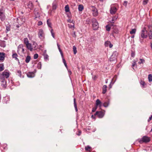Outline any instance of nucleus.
I'll use <instances>...</instances> for the list:
<instances>
[{
  "label": "nucleus",
  "instance_id": "obj_1",
  "mask_svg": "<svg viewBox=\"0 0 152 152\" xmlns=\"http://www.w3.org/2000/svg\"><path fill=\"white\" fill-rule=\"evenodd\" d=\"M150 140V137L146 136H144L142 138L138 139L137 140L140 143L148 142Z\"/></svg>",
  "mask_w": 152,
  "mask_h": 152
},
{
  "label": "nucleus",
  "instance_id": "obj_60",
  "mask_svg": "<svg viewBox=\"0 0 152 152\" xmlns=\"http://www.w3.org/2000/svg\"><path fill=\"white\" fill-rule=\"evenodd\" d=\"M81 131H78V134H77L78 136H80L81 135Z\"/></svg>",
  "mask_w": 152,
  "mask_h": 152
},
{
  "label": "nucleus",
  "instance_id": "obj_14",
  "mask_svg": "<svg viewBox=\"0 0 152 152\" xmlns=\"http://www.w3.org/2000/svg\"><path fill=\"white\" fill-rule=\"evenodd\" d=\"M52 8L53 10H55L57 7V2L56 1H54L52 4Z\"/></svg>",
  "mask_w": 152,
  "mask_h": 152
},
{
  "label": "nucleus",
  "instance_id": "obj_32",
  "mask_svg": "<svg viewBox=\"0 0 152 152\" xmlns=\"http://www.w3.org/2000/svg\"><path fill=\"white\" fill-rule=\"evenodd\" d=\"M24 43L26 45L27 44L29 43V41L27 38H25L24 39Z\"/></svg>",
  "mask_w": 152,
  "mask_h": 152
},
{
  "label": "nucleus",
  "instance_id": "obj_8",
  "mask_svg": "<svg viewBox=\"0 0 152 152\" xmlns=\"http://www.w3.org/2000/svg\"><path fill=\"white\" fill-rule=\"evenodd\" d=\"M102 102L99 99H97L96 101V105L95 106L97 107L99 106V107H101L102 106Z\"/></svg>",
  "mask_w": 152,
  "mask_h": 152
},
{
  "label": "nucleus",
  "instance_id": "obj_25",
  "mask_svg": "<svg viewBox=\"0 0 152 152\" xmlns=\"http://www.w3.org/2000/svg\"><path fill=\"white\" fill-rule=\"evenodd\" d=\"M37 46V44L35 42H33V45L32 46V48H33V49L34 50L38 48Z\"/></svg>",
  "mask_w": 152,
  "mask_h": 152
},
{
  "label": "nucleus",
  "instance_id": "obj_39",
  "mask_svg": "<svg viewBox=\"0 0 152 152\" xmlns=\"http://www.w3.org/2000/svg\"><path fill=\"white\" fill-rule=\"evenodd\" d=\"M140 61H139L138 62V64H143L145 62V60L143 59L140 58Z\"/></svg>",
  "mask_w": 152,
  "mask_h": 152
},
{
  "label": "nucleus",
  "instance_id": "obj_27",
  "mask_svg": "<svg viewBox=\"0 0 152 152\" xmlns=\"http://www.w3.org/2000/svg\"><path fill=\"white\" fill-rule=\"evenodd\" d=\"M109 104V101L104 102L103 104V106L105 107H107L108 106Z\"/></svg>",
  "mask_w": 152,
  "mask_h": 152
},
{
  "label": "nucleus",
  "instance_id": "obj_58",
  "mask_svg": "<svg viewBox=\"0 0 152 152\" xmlns=\"http://www.w3.org/2000/svg\"><path fill=\"white\" fill-rule=\"evenodd\" d=\"M67 22L70 23H72V21L70 19L67 20Z\"/></svg>",
  "mask_w": 152,
  "mask_h": 152
},
{
  "label": "nucleus",
  "instance_id": "obj_17",
  "mask_svg": "<svg viewBox=\"0 0 152 152\" xmlns=\"http://www.w3.org/2000/svg\"><path fill=\"white\" fill-rule=\"evenodd\" d=\"M12 57L13 58H15V59L17 61H19V59L17 58L18 55L16 53H13L12 55Z\"/></svg>",
  "mask_w": 152,
  "mask_h": 152
},
{
  "label": "nucleus",
  "instance_id": "obj_55",
  "mask_svg": "<svg viewBox=\"0 0 152 152\" xmlns=\"http://www.w3.org/2000/svg\"><path fill=\"white\" fill-rule=\"evenodd\" d=\"M128 3V2L126 1H125L124 2V3L123 5H124L125 7H126L127 5V4Z\"/></svg>",
  "mask_w": 152,
  "mask_h": 152
},
{
  "label": "nucleus",
  "instance_id": "obj_64",
  "mask_svg": "<svg viewBox=\"0 0 152 152\" xmlns=\"http://www.w3.org/2000/svg\"><path fill=\"white\" fill-rule=\"evenodd\" d=\"M94 9H92V12L95 11V10H96L97 9L96 8H94Z\"/></svg>",
  "mask_w": 152,
  "mask_h": 152
},
{
  "label": "nucleus",
  "instance_id": "obj_56",
  "mask_svg": "<svg viewBox=\"0 0 152 152\" xmlns=\"http://www.w3.org/2000/svg\"><path fill=\"white\" fill-rule=\"evenodd\" d=\"M92 10V9H94V8H96L94 6H90L89 7Z\"/></svg>",
  "mask_w": 152,
  "mask_h": 152
},
{
  "label": "nucleus",
  "instance_id": "obj_53",
  "mask_svg": "<svg viewBox=\"0 0 152 152\" xmlns=\"http://www.w3.org/2000/svg\"><path fill=\"white\" fill-rule=\"evenodd\" d=\"M58 50H59V51L60 52L61 54L62 57L63 58V53L62 52L61 50V48L58 49Z\"/></svg>",
  "mask_w": 152,
  "mask_h": 152
},
{
  "label": "nucleus",
  "instance_id": "obj_51",
  "mask_svg": "<svg viewBox=\"0 0 152 152\" xmlns=\"http://www.w3.org/2000/svg\"><path fill=\"white\" fill-rule=\"evenodd\" d=\"M135 56V53L133 51H131V56L132 57H134Z\"/></svg>",
  "mask_w": 152,
  "mask_h": 152
},
{
  "label": "nucleus",
  "instance_id": "obj_61",
  "mask_svg": "<svg viewBox=\"0 0 152 152\" xmlns=\"http://www.w3.org/2000/svg\"><path fill=\"white\" fill-rule=\"evenodd\" d=\"M68 72L69 73V75H71L72 72L71 71L70 69H68Z\"/></svg>",
  "mask_w": 152,
  "mask_h": 152
},
{
  "label": "nucleus",
  "instance_id": "obj_31",
  "mask_svg": "<svg viewBox=\"0 0 152 152\" xmlns=\"http://www.w3.org/2000/svg\"><path fill=\"white\" fill-rule=\"evenodd\" d=\"M47 24H48V26L52 28L51 26V23L49 21V19H48L47 20Z\"/></svg>",
  "mask_w": 152,
  "mask_h": 152
},
{
  "label": "nucleus",
  "instance_id": "obj_20",
  "mask_svg": "<svg viewBox=\"0 0 152 152\" xmlns=\"http://www.w3.org/2000/svg\"><path fill=\"white\" fill-rule=\"evenodd\" d=\"M74 104L75 107V109L76 112L77 111V104L76 101V99L75 98L74 99Z\"/></svg>",
  "mask_w": 152,
  "mask_h": 152
},
{
  "label": "nucleus",
  "instance_id": "obj_33",
  "mask_svg": "<svg viewBox=\"0 0 152 152\" xmlns=\"http://www.w3.org/2000/svg\"><path fill=\"white\" fill-rule=\"evenodd\" d=\"M42 66V64L41 62H39L37 64V67L38 69H41Z\"/></svg>",
  "mask_w": 152,
  "mask_h": 152
},
{
  "label": "nucleus",
  "instance_id": "obj_30",
  "mask_svg": "<svg viewBox=\"0 0 152 152\" xmlns=\"http://www.w3.org/2000/svg\"><path fill=\"white\" fill-rule=\"evenodd\" d=\"M17 75L20 77H23L21 75V72L20 70H18L17 71Z\"/></svg>",
  "mask_w": 152,
  "mask_h": 152
},
{
  "label": "nucleus",
  "instance_id": "obj_48",
  "mask_svg": "<svg viewBox=\"0 0 152 152\" xmlns=\"http://www.w3.org/2000/svg\"><path fill=\"white\" fill-rule=\"evenodd\" d=\"M133 63L132 65V67L133 68V67L136 65V61L134 60L133 61Z\"/></svg>",
  "mask_w": 152,
  "mask_h": 152
},
{
  "label": "nucleus",
  "instance_id": "obj_38",
  "mask_svg": "<svg viewBox=\"0 0 152 152\" xmlns=\"http://www.w3.org/2000/svg\"><path fill=\"white\" fill-rule=\"evenodd\" d=\"M91 148V147L89 145L86 146L85 147V150L86 151H90Z\"/></svg>",
  "mask_w": 152,
  "mask_h": 152
},
{
  "label": "nucleus",
  "instance_id": "obj_62",
  "mask_svg": "<svg viewBox=\"0 0 152 152\" xmlns=\"http://www.w3.org/2000/svg\"><path fill=\"white\" fill-rule=\"evenodd\" d=\"M109 45L110 48H111L113 46V45L110 42V43L109 44Z\"/></svg>",
  "mask_w": 152,
  "mask_h": 152
},
{
  "label": "nucleus",
  "instance_id": "obj_35",
  "mask_svg": "<svg viewBox=\"0 0 152 152\" xmlns=\"http://www.w3.org/2000/svg\"><path fill=\"white\" fill-rule=\"evenodd\" d=\"M148 79L149 81L150 82L152 81V75L150 74L148 75Z\"/></svg>",
  "mask_w": 152,
  "mask_h": 152
},
{
  "label": "nucleus",
  "instance_id": "obj_44",
  "mask_svg": "<svg viewBox=\"0 0 152 152\" xmlns=\"http://www.w3.org/2000/svg\"><path fill=\"white\" fill-rule=\"evenodd\" d=\"M50 32L51 33V35L54 38H55V34H54V33L53 32V29H51L50 30Z\"/></svg>",
  "mask_w": 152,
  "mask_h": 152
},
{
  "label": "nucleus",
  "instance_id": "obj_47",
  "mask_svg": "<svg viewBox=\"0 0 152 152\" xmlns=\"http://www.w3.org/2000/svg\"><path fill=\"white\" fill-rule=\"evenodd\" d=\"M106 30L107 31H109L110 29V27L108 25H107L106 26Z\"/></svg>",
  "mask_w": 152,
  "mask_h": 152
},
{
  "label": "nucleus",
  "instance_id": "obj_36",
  "mask_svg": "<svg viewBox=\"0 0 152 152\" xmlns=\"http://www.w3.org/2000/svg\"><path fill=\"white\" fill-rule=\"evenodd\" d=\"M73 49L74 52V54H75L77 52L76 48L75 46H74L73 47Z\"/></svg>",
  "mask_w": 152,
  "mask_h": 152
},
{
  "label": "nucleus",
  "instance_id": "obj_54",
  "mask_svg": "<svg viewBox=\"0 0 152 152\" xmlns=\"http://www.w3.org/2000/svg\"><path fill=\"white\" fill-rule=\"evenodd\" d=\"M42 23L41 21H39L38 22V24H37L38 26L41 25H42Z\"/></svg>",
  "mask_w": 152,
  "mask_h": 152
},
{
  "label": "nucleus",
  "instance_id": "obj_24",
  "mask_svg": "<svg viewBox=\"0 0 152 152\" xmlns=\"http://www.w3.org/2000/svg\"><path fill=\"white\" fill-rule=\"evenodd\" d=\"M28 7L30 9V10H31L33 8V5L32 3L29 2L28 5H27Z\"/></svg>",
  "mask_w": 152,
  "mask_h": 152
},
{
  "label": "nucleus",
  "instance_id": "obj_50",
  "mask_svg": "<svg viewBox=\"0 0 152 152\" xmlns=\"http://www.w3.org/2000/svg\"><path fill=\"white\" fill-rule=\"evenodd\" d=\"M148 1V0H144L143 1V5L146 4H147Z\"/></svg>",
  "mask_w": 152,
  "mask_h": 152
},
{
  "label": "nucleus",
  "instance_id": "obj_2",
  "mask_svg": "<svg viewBox=\"0 0 152 152\" xmlns=\"http://www.w3.org/2000/svg\"><path fill=\"white\" fill-rule=\"evenodd\" d=\"M91 22L92 23V27L93 30H96L99 27V24L96 19L93 18L91 19Z\"/></svg>",
  "mask_w": 152,
  "mask_h": 152
},
{
  "label": "nucleus",
  "instance_id": "obj_34",
  "mask_svg": "<svg viewBox=\"0 0 152 152\" xmlns=\"http://www.w3.org/2000/svg\"><path fill=\"white\" fill-rule=\"evenodd\" d=\"M62 58L63 62L65 66V67H66V68H67V64H66V62L65 59L64 58V56H63V58Z\"/></svg>",
  "mask_w": 152,
  "mask_h": 152
},
{
  "label": "nucleus",
  "instance_id": "obj_16",
  "mask_svg": "<svg viewBox=\"0 0 152 152\" xmlns=\"http://www.w3.org/2000/svg\"><path fill=\"white\" fill-rule=\"evenodd\" d=\"M2 80L1 81V85L4 87H6V82L4 80V79H1Z\"/></svg>",
  "mask_w": 152,
  "mask_h": 152
},
{
  "label": "nucleus",
  "instance_id": "obj_9",
  "mask_svg": "<svg viewBox=\"0 0 152 152\" xmlns=\"http://www.w3.org/2000/svg\"><path fill=\"white\" fill-rule=\"evenodd\" d=\"M34 14L35 15V18H39L40 17V14L37 10L35 9L34 11Z\"/></svg>",
  "mask_w": 152,
  "mask_h": 152
},
{
  "label": "nucleus",
  "instance_id": "obj_59",
  "mask_svg": "<svg viewBox=\"0 0 152 152\" xmlns=\"http://www.w3.org/2000/svg\"><path fill=\"white\" fill-rule=\"evenodd\" d=\"M23 53H24V52L25 51L24 49L23 48H22L21 50L20 51Z\"/></svg>",
  "mask_w": 152,
  "mask_h": 152
},
{
  "label": "nucleus",
  "instance_id": "obj_10",
  "mask_svg": "<svg viewBox=\"0 0 152 152\" xmlns=\"http://www.w3.org/2000/svg\"><path fill=\"white\" fill-rule=\"evenodd\" d=\"M46 52V50L45 51L43 54V56H44V60L45 61H47L49 60V56L47 54Z\"/></svg>",
  "mask_w": 152,
  "mask_h": 152
},
{
  "label": "nucleus",
  "instance_id": "obj_28",
  "mask_svg": "<svg viewBox=\"0 0 152 152\" xmlns=\"http://www.w3.org/2000/svg\"><path fill=\"white\" fill-rule=\"evenodd\" d=\"M65 11L66 12H69V9L68 5H67L65 6Z\"/></svg>",
  "mask_w": 152,
  "mask_h": 152
},
{
  "label": "nucleus",
  "instance_id": "obj_26",
  "mask_svg": "<svg viewBox=\"0 0 152 152\" xmlns=\"http://www.w3.org/2000/svg\"><path fill=\"white\" fill-rule=\"evenodd\" d=\"M4 69V65L3 63L0 64V72L3 71Z\"/></svg>",
  "mask_w": 152,
  "mask_h": 152
},
{
  "label": "nucleus",
  "instance_id": "obj_57",
  "mask_svg": "<svg viewBox=\"0 0 152 152\" xmlns=\"http://www.w3.org/2000/svg\"><path fill=\"white\" fill-rule=\"evenodd\" d=\"M152 119V115L149 118V119H148V121H150Z\"/></svg>",
  "mask_w": 152,
  "mask_h": 152
},
{
  "label": "nucleus",
  "instance_id": "obj_40",
  "mask_svg": "<svg viewBox=\"0 0 152 152\" xmlns=\"http://www.w3.org/2000/svg\"><path fill=\"white\" fill-rule=\"evenodd\" d=\"M136 31V29H132V31H130V33L131 34H135Z\"/></svg>",
  "mask_w": 152,
  "mask_h": 152
},
{
  "label": "nucleus",
  "instance_id": "obj_29",
  "mask_svg": "<svg viewBox=\"0 0 152 152\" xmlns=\"http://www.w3.org/2000/svg\"><path fill=\"white\" fill-rule=\"evenodd\" d=\"M93 14L94 16L95 17L97 16L98 15V10L97 9L96 10H95V11H94L93 12Z\"/></svg>",
  "mask_w": 152,
  "mask_h": 152
},
{
  "label": "nucleus",
  "instance_id": "obj_12",
  "mask_svg": "<svg viewBox=\"0 0 152 152\" xmlns=\"http://www.w3.org/2000/svg\"><path fill=\"white\" fill-rule=\"evenodd\" d=\"M5 18V16L4 13L0 14V19L2 21H4Z\"/></svg>",
  "mask_w": 152,
  "mask_h": 152
},
{
  "label": "nucleus",
  "instance_id": "obj_5",
  "mask_svg": "<svg viewBox=\"0 0 152 152\" xmlns=\"http://www.w3.org/2000/svg\"><path fill=\"white\" fill-rule=\"evenodd\" d=\"M9 76V73L5 71L2 72L1 75H0V78L4 79V78H7Z\"/></svg>",
  "mask_w": 152,
  "mask_h": 152
},
{
  "label": "nucleus",
  "instance_id": "obj_43",
  "mask_svg": "<svg viewBox=\"0 0 152 152\" xmlns=\"http://www.w3.org/2000/svg\"><path fill=\"white\" fill-rule=\"evenodd\" d=\"M150 32L151 33L148 34V35L149 37V39H152V30H150Z\"/></svg>",
  "mask_w": 152,
  "mask_h": 152
},
{
  "label": "nucleus",
  "instance_id": "obj_42",
  "mask_svg": "<svg viewBox=\"0 0 152 152\" xmlns=\"http://www.w3.org/2000/svg\"><path fill=\"white\" fill-rule=\"evenodd\" d=\"M142 31H144L145 33V34H146V37H148V31L146 29V28L144 27L143 30H142Z\"/></svg>",
  "mask_w": 152,
  "mask_h": 152
},
{
  "label": "nucleus",
  "instance_id": "obj_41",
  "mask_svg": "<svg viewBox=\"0 0 152 152\" xmlns=\"http://www.w3.org/2000/svg\"><path fill=\"white\" fill-rule=\"evenodd\" d=\"M118 16L116 15L113 17L111 22L113 23V21H115V20H116Z\"/></svg>",
  "mask_w": 152,
  "mask_h": 152
},
{
  "label": "nucleus",
  "instance_id": "obj_3",
  "mask_svg": "<svg viewBox=\"0 0 152 152\" xmlns=\"http://www.w3.org/2000/svg\"><path fill=\"white\" fill-rule=\"evenodd\" d=\"M38 37L41 39H43L45 38V34L43 30L42 29L39 30Z\"/></svg>",
  "mask_w": 152,
  "mask_h": 152
},
{
  "label": "nucleus",
  "instance_id": "obj_7",
  "mask_svg": "<svg viewBox=\"0 0 152 152\" xmlns=\"http://www.w3.org/2000/svg\"><path fill=\"white\" fill-rule=\"evenodd\" d=\"M97 115L99 118H101L104 116V113L102 111H97L94 114V115Z\"/></svg>",
  "mask_w": 152,
  "mask_h": 152
},
{
  "label": "nucleus",
  "instance_id": "obj_6",
  "mask_svg": "<svg viewBox=\"0 0 152 152\" xmlns=\"http://www.w3.org/2000/svg\"><path fill=\"white\" fill-rule=\"evenodd\" d=\"M117 9L116 7L111 5V8L110 10V13L112 15L115 14L117 11Z\"/></svg>",
  "mask_w": 152,
  "mask_h": 152
},
{
  "label": "nucleus",
  "instance_id": "obj_63",
  "mask_svg": "<svg viewBox=\"0 0 152 152\" xmlns=\"http://www.w3.org/2000/svg\"><path fill=\"white\" fill-rule=\"evenodd\" d=\"M6 30L8 31H9L10 30V28L9 27H7Z\"/></svg>",
  "mask_w": 152,
  "mask_h": 152
},
{
  "label": "nucleus",
  "instance_id": "obj_21",
  "mask_svg": "<svg viewBox=\"0 0 152 152\" xmlns=\"http://www.w3.org/2000/svg\"><path fill=\"white\" fill-rule=\"evenodd\" d=\"M78 9L79 11H82L84 9L83 5L82 4H80L79 5Z\"/></svg>",
  "mask_w": 152,
  "mask_h": 152
},
{
  "label": "nucleus",
  "instance_id": "obj_18",
  "mask_svg": "<svg viewBox=\"0 0 152 152\" xmlns=\"http://www.w3.org/2000/svg\"><path fill=\"white\" fill-rule=\"evenodd\" d=\"M107 86L106 85H104L103 86L102 88V93L103 94H105L107 91Z\"/></svg>",
  "mask_w": 152,
  "mask_h": 152
},
{
  "label": "nucleus",
  "instance_id": "obj_4",
  "mask_svg": "<svg viewBox=\"0 0 152 152\" xmlns=\"http://www.w3.org/2000/svg\"><path fill=\"white\" fill-rule=\"evenodd\" d=\"M118 53L117 51H114L113 52L112 55L110 58V61H113L116 60L117 57L118 56Z\"/></svg>",
  "mask_w": 152,
  "mask_h": 152
},
{
  "label": "nucleus",
  "instance_id": "obj_45",
  "mask_svg": "<svg viewBox=\"0 0 152 152\" xmlns=\"http://www.w3.org/2000/svg\"><path fill=\"white\" fill-rule=\"evenodd\" d=\"M140 84L142 86V87H144V86L145 85L144 81L142 80L140 81Z\"/></svg>",
  "mask_w": 152,
  "mask_h": 152
},
{
  "label": "nucleus",
  "instance_id": "obj_13",
  "mask_svg": "<svg viewBox=\"0 0 152 152\" xmlns=\"http://www.w3.org/2000/svg\"><path fill=\"white\" fill-rule=\"evenodd\" d=\"M5 53H0V60L4 61V59Z\"/></svg>",
  "mask_w": 152,
  "mask_h": 152
},
{
  "label": "nucleus",
  "instance_id": "obj_52",
  "mask_svg": "<svg viewBox=\"0 0 152 152\" xmlns=\"http://www.w3.org/2000/svg\"><path fill=\"white\" fill-rule=\"evenodd\" d=\"M97 107L95 106L93 108L92 110V112H95V111L96 110L97 108Z\"/></svg>",
  "mask_w": 152,
  "mask_h": 152
},
{
  "label": "nucleus",
  "instance_id": "obj_11",
  "mask_svg": "<svg viewBox=\"0 0 152 152\" xmlns=\"http://www.w3.org/2000/svg\"><path fill=\"white\" fill-rule=\"evenodd\" d=\"M26 48L30 51H31L33 50V48H32V46L30 43H29L28 44H26Z\"/></svg>",
  "mask_w": 152,
  "mask_h": 152
},
{
  "label": "nucleus",
  "instance_id": "obj_37",
  "mask_svg": "<svg viewBox=\"0 0 152 152\" xmlns=\"http://www.w3.org/2000/svg\"><path fill=\"white\" fill-rule=\"evenodd\" d=\"M5 10L3 7H1L0 9V14L4 13Z\"/></svg>",
  "mask_w": 152,
  "mask_h": 152
},
{
  "label": "nucleus",
  "instance_id": "obj_23",
  "mask_svg": "<svg viewBox=\"0 0 152 152\" xmlns=\"http://www.w3.org/2000/svg\"><path fill=\"white\" fill-rule=\"evenodd\" d=\"M24 46L23 44L20 45L18 48V52L20 51H21V50L23 48Z\"/></svg>",
  "mask_w": 152,
  "mask_h": 152
},
{
  "label": "nucleus",
  "instance_id": "obj_46",
  "mask_svg": "<svg viewBox=\"0 0 152 152\" xmlns=\"http://www.w3.org/2000/svg\"><path fill=\"white\" fill-rule=\"evenodd\" d=\"M110 43V41H106L105 42V45L106 47H107L109 45Z\"/></svg>",
  "mask_w": 152,
  "mask_h": 152
},
{
  "label": "nucleus",
  "instance_id": "obj_19",
  "mask_svg": "<svg viewBox=\"0 0 152 152\" xmlns=\"http://www.w3.org/2000/svg\"><path fill=\"white\" fill-rule=\"evenodd\" d=\"M141 37L143 38H147L146 34H145L144 31H142V30L141 31Z\"/></svg>",
  "mask_w": 152,
  "mask_h": 152
},
{
  "label": "nucleus",
  "instance_id": "obj_15",
  "mask_svg": "<svg viewBox=\"0 0 152 152\" xmlns=\"http://www.w3.org/2000/svg\"><path fill=\"white\" fill-rule=\"evenodd\" d=\"M27 75V77H34V74L33 72H28Z\"/></svg>",
  "mask_w": 152,
  "mask_h": 152
},
{
  "label": "nucleus",
  "instance_id": "obj_49",
  "mask_svg": "<svg viewBox=\"0 0 152 152\" xmlns=\"http://www.w3.org/2000/svg\"><path fill=\"white\" fill-rule=\"evenodd\" d=\"M38 57V55L37 53H35L34 56V59H37Z\"/></svg>",
  "mask_w": 152,
  "mask_h": 152
},
{
  "label": "nucleus",
  "instance_id": "obj_22",
  "mask_svg": "<svg viewBox=\"0 0 152 152\" xmlns=\"http://www.w3.org/2000/svg\"><path fill=\"white\" fill-rule=\"evenodd\" d=\"M31 58L29 56H27L25 60V62L26 63H29L31 60Z\"/></svg>",
  "mask_w": 152,
  "mask_h": 152
}]
</instances>
